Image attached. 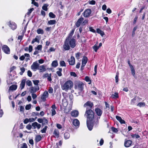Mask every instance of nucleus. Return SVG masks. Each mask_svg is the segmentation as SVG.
I'll return each instance as SVG.
<instances>
[{
	"instance_id": "nucleus-18",
	"label": "nucleus",
	"mask_w": 148,
	"mask_h": 148,
	"mask_svg": "<svg viewBox=\"0 0 148 148\" xmlns=\"http://www.w3.org/2000/svg\"><path fill=\"white\" fill-rule=\"evenodd\" d=\"M84 18L83 17L80 18L78 19L76 23V25L77 27H79L81 23L83 21Z\"/></svg>"
},
{
	"instance_id": "nucleus-25",
	"label": "nucleus",
	"mask_w": 148,
	"mask_h": 148,
	"mask_svg": "<svg viewBox=\"0 0 148 148\" xmlns=\"http://www.w3.org/2000/svg\"><path fill=\"white\" fill-rule=\"evenodd\" d=\"M62 104L64 107L67 106L68 104V103L66 98H64L62 100Z\"/></svg>"
},
{
	"instance_id": "nucleus-33",
	"label": "nucleus",
	"mask_w": 148,
	"mask_h": 148,
	"mask_svg": "<svg viewBox=\"0 0 148 148\" xmlns=\"http://www.w3.org/2000/svg\"><path fill=\"white\" fill-rule=\"evenodd\" d=\"M58 71L56 72L57 74L58 75V76H61L62 75L61 72L62 71V69L60 68L58 69Z\"/></svg>"
},
{
	"instance_id": "nucleus-52",
	"label": "nucleus",
	"mask_w": 148,
	"mask_h": 148,
	"mask_svg": "<svg viewBox=\"0 0 148 148\" xmlns=\"http://www.w3.org/2000/svg\"><path fill=\"white\" fill-rule=\"evenodd\" d=\"M48 127L47 126H45L44 128L42 130H41V132L42 133H45L46 132V130L47 129Z\"/></svg>"
},
{
	"instance_id": "nucleus-56",
	"label": "nucleus",
	"mask_w": 148,
	"mask_h": 148,
	"mask_svg": "<svg viewBox=\"0 0 148 148\" xmlns=\"http://www.w3.org/2000/svg\"><path fill=\"white\" fill-rule=\"evenodd\" d=\"M31 106V104L27 105L25 106V109L27 110H29L30 109Z\"/></svg>"
},
{
	"instance_id": "nucleus-9",
	"label": "nucleus",
	"mask_w": 148,
	"mask_h": 148,
	"mask_svg": "<svg viewBox=\"0 0 148 148\" xmlns=\"http://www.w3.org/2000/svg\"><path fill=\"white\" fill-rule=\"evenodd\" d=\"M69 40L68 39H66L63 45L64 48L66 50H68L70 49V46L69 45Z\"/></svg>"
},
{
	"instance_id": "nucleus-17",
	"label": "nucleus",
	"mask_w": 148,
	"mask_h": 148,
	"mask_svg": "<svg viewBox=\"0 0 148 148\" xmlns=\"http://www.w3.org/2000/svg\"><path fill=\"white\" fill-rule=\"evenodd\" d=\"M75 62V60L74 57L73 56H71L70 59L69 60V64L71 65H73Z\"/></svg>"
},
{
	"instance_id": "nucleus-35",
	"label": "nucleus",
	"mask_w": 148,
	"mask_h": 148,
	"mask_svg": "<svg viewBox=\"0 0 148 148\" xmlns=\"http://www.w3.org/2000/svg\"><path fill=\"white\" fill-rule=\"evenodd\" d=\"M93 126H94L95 127H96L98 126L99 124V121L98 120H97L95 121L93 123Z\"/></svg>"
},
{
	"instance_id": "nucleus-26",
	"label": "nucleus",
	"mask_w": 148,
	"mask_h": 148,
	"mask_svg": "<svg viewBox=\"0 0 148 148\" xmlns=\"http://www.w3.org/2000/svg\"><path fill=\"white\" fill-rule=\"evenodd\" d=\"M53 134L57 138L59 136V131L57 129H55L53 132Z\"/></svg>"
},
{
	"instance_id": "nucleus-20",
	"label": "nucleus",
	"mask_w": 148,
	"mask_h": 148,
	"mask_svg": "<svg viewBox=\"0 0 148 148\" xmlns=\"http://www.w3.org/2000/svg\"><path fill=\"white\" fill-rule=\"evenodd\" d=\"M71 114L72 116L77 117L78 115L79 112L75 110L72 111L71 112Z\"/></svg>"
},
{
	"instance_id": "nucleus-6",
	"label": "nucleus",
	"mask_w": 148,
	"mask_h": 148,
	"mask_svg": "<svg viewBox=\"0 0 148 148\" xmlns=\"http://www.w3.org/2000/svg\"><path fill=\"white\" fill-rule=\"evenodd\" d=\"M93 103L89 101H87L84 105V107L86 108V109H88V108H91L93 106Z\"/></svg>"
},
{
	"instance_id": "nucleus-2",
	"label": "nucleus",
	"mask_w": 148,
	"mask_h": 148,
	"mask_svg": "<svg viewBox=\"0 0 148 148\" xmlns=\"http://www.w3.org/2000/svg\"><path fill=\"white\" fill-rule=\"evenodd\" d=\"M84 115L90 120H92L94 117V113L90 109L86 110Z\"/></svg>"
},
{
	"instance_id": "nucleus-58",
	"label": "nucleus",
	"mask_w": 148,
	"mask_h": 148,
	"mask_svg": "<svg viewBox=\"0 0 148 148\" xmlns=\"http://www.w3.org/2000/svg\"><path fill=\"white\" fill-rule=\"evenodd\" d=\"M28 48V51L29 52H31L32 50L33 47L32 45H30L29 46Z\"/></svg>"
},
{
	"instance_id": "nucleus-27",
	"label": "nucleus",
	"mask_w": 148,
	"mask_h": 148,
	"mask_svg": "<svg viewBox=\"0 0 148 148\" xmlns=\"http://www.w3.org/2000/svg\"><path fill=\"white\" fill-rule=\"evenodd\" d=\"M138 99L136 97H135V98H133L131 100V104H135L136 103L138 102V101H137Z\"/></svg>"
},
{
	"instance_id": "nucleus-14",
	"label": "nucleus",
	"mask_w": 148,
	"mask_h": 148,
	"mask_svg": "<svg viewBox=\"0 0 148 148\" xmlns=\"http://www.w3.org/2000/svg\"><path fill=\"white\" fill-rule=\"evenodd\" d=\"M32 126L34 127V129L37 128L38 129H39L41 127V125L36 122L33 123Z\"/></svg>"
},
{
	"instance_id": "nucleus-64",
	"label": "nucleus",
	"mask_w": 148,
	"mask_h": 148,
	"mask_svg": "<svg viewBox=\"0 0 148 148\" xmlns=\"http://www.w3.org/2000/svg\"><path fill=\"white\" fill-rule=\"evenodd\" d=\"M21 148H27V144L25 143L23 144Z\"/></svg>"
},
{
	"instance_id": "nucleus-50",
	"label": "nucleus",
	"mask_w": 148,
	"mask_h": 148,
	"mask_svg": "<svg viewBox=\"0 0 148 148\" xmlns=\"http://www.w3.org/2000/svg\"><path fill=\"white\" fill-rule=\"evenodd\" d=\"M20 70L21 71L19 73L20 75H22L23 74V73L25 71V69L24 67H22L20 68Z\"/></svg>"
},
{
	"instance_id": "nucleus-60",
	"label": "nucleus",
	"mask_w": 148,
	"mask_h": 148,
	"mask_svg": "<svg viewBox=\"0 0 148 148\" xmlns=\"http://www.w3.org/2000/svg\"><path fill=\"white\" fill-rule=\"evenodd\" d=\"M27 75H28L31 77L32 76V73L30 71H27Z\"/></svg>"
},
{
	"instance_id": "nucleus-49",
	"label": "nucleus",
	"mask_w": 148,
	"mask_h": 148,
	"mask_svg": "<svg viewBox=\"0 0 148 148\" xmlns=\"http://www.w3.org/2000/svg\"><path fill=\"white\" fill-rule=\"evenodd\" d=\"M60 64L61 66H66V65L65 64V62L64 61H60Z\"/></svg>"
},
{
	"instance_id": "nucleus-41",
	"label": "nucleus",
	"mask_w": 148,
	"mask_h": 148,
	"mask_svg": "<svg viewBox=\"0 0 148 148\" xmlns=\"http://www.w3.org/2000/svg\"><path fill=\"white\" fill-rule=\"evenodd\" d=\"M48 6V5L45 4L42 7V9L45 11H47L48 10L47 7Z\"/></svg>"
},
{
	"instance_id": "nucleus-19",
	"label": "nucleus",
	"mask_w": 148,
	"mask_h": 148,
	"mask_svg": "<svg viewBox=\"0 0 148 148\" xmlns=\"http://www.w3.org/2000/svg\"><path fill=\"white\" fill-rule=\"evenodd\" d=\"M73 123L76 127L79 126V121L77 119H75L73 120Z\"/></svg>"
},
{
	"instance_id": "nucleus-4",
	"label": "nucleus",
	"mask_w": 148,
	"mask_h": 148,
	"mask_svg": "<svg viewBox=\"0 0 148 148\" xmlns=\"http://www.w3.org/2000/svg\"><path fill=\"white\" fill-rule=\"evenodd\" d=\"M39 64L38 63L37 61L33 63L31 66V69L34 71H35L38 69Z\"/></svg>"
},
{
	"instance_id": "nucleus-10",
	"label": "nucleus",
	"mask_w": 148,
	"mask_h": 148,
	"mask_svg": "<svg viewBox=\"0 0 148 148\" xmlns=\"http://www.w3.org/2000/svg\"><path fill=\"white\" fill-rule=\"evenodd\" d=\"M48 92L47 91H45L42 95L41 99L43 101H45L46 100V98L48 97Z\"/></svg>"
},
{
	"instance_id": "nucleus-28",
	"label": "nucleus",
	"mask_w": 148,
	"mask_h": 148,
	"mask_svg": "<svg viewBox=\"0 0 148 148\" xmlns=\"http://www.w3.org/2000/svg\"><path fill=\"white\" fill-rule=\"evenodd\" d=\"M111 98L112 99H116L119 97L118 94L117 92H115L114 94H112L111 96Z\"/></svg>"
},
{
	"instance_id": "nucleus-29",
	"label": "nucleus",
	"mask_w": 148,
	"mask_h": 148,
	"mask_svg": "<svg viewBox=\"0 0 148 148\" xmlns=\"http://www.w3.org/2000/svg\"><path fill=\"white\" fill-rule=\"evenodd\" d=\"M24 55L25 56V58H26L25 61H26L27 62L30 60V56L29 54L25 53L24 54Z\"/></svg>"
},
{
	"instance_id": "nucleus-30",
	"label": "nucleus",
	"mask_w": 148,
	"mask_h": 148,
	"mask_svg": "<svg viewBox=\"0 0 148 148\" xmlns=\"http://www.w3.org/2000/svg\"><path fill=\"white\" fill-rule=\"evenodd\" d=\"M48 120L45 118H43L42 122V125H45L48 124Z\"/></svg>"
},
{
	"instance_id": "nucleus-21",
	"label": "nucleus",
	"mask_w": 148,
	"mask_h": 148,
	"mask_svg": "<svg viewBox=\"0 0 148 148\" xmlns=\"http://www.w3.org/2000/svg\"><path fill=\"white\" fill-rule=\"evenodd\" d=\"M25 82L26 80L25 79H24L22 80L20 85V88L21 89L24 88Z\"/></svg>"
},
{
	"instance_id": "nucleus-42",
	"label": "nucleus",
	"mask_w": 148,
	"mask_h": 148,
	"mask_svg": "<svg viewBox=\"0 0 148 148\" xmlns=\"http://www.w3.org/2000/svg\"><path fill=\"white\" fill-rule=\"evenodd\" d=\"M145 106V104L144 102H140L138 103L137 105V106L140 107H143Z\"/></svg>"
},
{
	"instance_id": "nucleus-45",
	"label": "nucleus",
	"mask_w": 148,
	"mask_h": 148,
	"mask_svg": "<svg viewBox=\"0 0 148 148\" xmlns=\"http://www.w3.org/2000/svg\"><path fill=\"white\" fill-rule=\"evenodd\" d=\"M41 139V136H37L36 137L35 139L37 142H38L40 141Z\"/></svg>"
},
{
	"instance_id": "nucleus-13",
	"label": "nucleus",
	"mask_w": 148,
	"mask_h": 148,
	"mask_svg": "<svg viewBox=\"0 0 148 148\" xmlns=\"http://www.w3.org/2000/svg\"><path fill=\"white\" fill-rule=\"evenodd\" d=\"M88 58L86 57H84L82 60V64L81 68L82 67H84L87 62Z\"/></svg>"
},
{
	"instance_id": "nucleus-37",
	"label": "nucleus",
	"mask_w": 148,
	"mask_h": 148,
	"mask_svg": "<svg viewBox=\"0 0 148 148\" xmlns=\"http://www.w3.org/2000/svg\"><path fill=\"white\" fill-rule=\"evenodd\" d=\"M74 29H73L71 31V32H70V33L69 34V36L68 38L67 39H68L69 40V39L71 38V37H72V36L73 34H74Z\"/></svg>"
},
{
	"instance_id": "nucleus-47",
	"label": "nucleus",
	"mask_w": 148,
	"mask_h": 148,
	"mask_svg": "<svg viewBox=\"0 0 148 148\" xmlns=\"http://www.w3.org/2000/svg\"><path fill=\"white\" fill-rule=\"evenodd\" d=\"M93 48L95 51L97 52V50L99 48V47H98V46L95 44L93 46Z\"/></svg>"
},
{
	"instance_id": "nucleus-43",
	"label": "nucleus",
	"mask_w": 148,
	"mask_h": 148,
	"mask_svg": "<svg viewBox=\"0 0 148 148\" xmlns=\"http://www.w3.org/2000/svg\"><path fill=\"white\" fill-rule=\"evenodd\" d=\"M49 16L52 18H54L56 17V15L54 14L52 12H50L49 13Z\"/></svg>"
},
{
	"instance_id": "nucleus-15",
	"label": "nucleus",
	"mask_w": 148,
	"mask_h": 148,
	"mask_svg": "<svg viewBox=\"0 0 148 148\" xmlns=\"http://www.w3.org/2000/svg\"><path fill=\"white\" fill-rule=\"evenodd\" d=\"M75 40L74 39H72L69 42L70 46L72 48H74L76 45Z\"/></svg>"
},
{
	"instance_id": "nucleus-44",
	"label": "nucleus",
	"mask_w": 148,
	"mask_h": 148,
	"mask_svg": "<svg viewBox=\"0 0 148 148\" xmlns=\"http://www.w3.org/2000/svg\"><path fill=\"white\" fill-rule=\"evenodd\" d=\"M85 81L88 82H89L88 83L89 84H90L91 83V80L90 79V78L88 76H86L85 77Z\"/></svg>"
},
{
	"instance_id": "nucleus-61",
	"label": "nucleus",
	"mask_w": 148,
	"mask_h": 148,
	"mask_svg": "<svg viewBox=\"0 0 148 148\" xmlns=\"http://www.w3.org/2000/svg\"><path fill=\"white\" fill-rule=\"evenodd\" d=\"M32 97L33 99H34L36 98L37 97V95L34 93H32Z\"/></svg>"
},
{
	"instance_id": "nucleus-5",
	"label": "nucleus",
	"mask_w": 148,
	"mask_h": 148,
	"mask_svg": "<svg viewBox=\"0 0 148 148\" xmlns=\"http://www.w3.org/2000/svg\"><path fill=\"white\" fill-rule=\"evenodd\" d=\"M2 49L3 51L5 53L9 54L10 52V50L9 47L6 45L2 46Z\"/></svg>"
},
{
	"instance_id": "nucleus-40",
	"label": "nucleus",
	"mask_w": 148,
	"mask_h": 148,
	"mask_svg": "<svg viewBox=\"0 0 148 148\" xmlns=\"http://www.w3.org/2000/svg\"><path fill=\"white\" fill-rule=\"evenodd\" d=\"M26 84L28 86H32V83L31 81L29 80H27L26 81Z\"/></svg>"
},
{
	"instance_id": "nucleus-34",
	"label": "nucleus",
	"mask_w": 148,
	"mask_h": 148,
	"mask_svg": "<svg viewBox=\"0 0 148 148\" xmlns=\"http://www.w3.org/2000/svg\"><path fill=\"white\" fill-rule=\"evenodd\" d=\"M17 88V86L16 85H12L10 87V89L12 90H16Z\"/></svg>"
},
{
	"instance_id": "nucleus-24",
	"label": "nucleus",
	"mask_w": 148,
	"mask_h": 148,
	"mask_svg": "<svg viewBox=\"0 0 148 148\" xmlns=\"http://www.w3.org/2000/svg\"><path fill=\"white\" fill-rule=\"evenodd\" d=\"M38 69L39 70L40 72H43L46 71V69L44 65H42L39 67V66Z\"/></svg>"
},
{
	"instance_id": "nucleus-55",
	"label": "nucleus",
	"mask_w": 148,
	"mask_h": 148,
	"mask_svg": "<svg viewBox=\"0 0 148 148\" xmlns=\"http://www.w3.org/2000/svg\"><path fill=\"white\" fill-rule=\"evenodd\" d=\"M35 0H32V3L34 4V5L36 6L37 7H38V3L37 2H36L34 1Z\"/></svg>"
},
{
	"instance_id": "nucleus-53",
	"label": "nucleus",
	"mask_w": 148,
	"mask_h": 148,
	"mask_svg": "<svg viewBox=\"0 0 148 148\" xmlns=\"http://www.w3.org/2000/svg\"><path fill=\"white\" fill-rule=\"evenodd\" d=\"M111 130L113 132L115 133H117L118 131L117 129L114 127H111Z\"/></svg>"
},
{
	"instance_id": "nucleus-36",
	"label": "nucleus",
	"mask_w": 148,
	"mask_h": 148,
	"mask_svg": "<svg viewBox=\"0 0 148 148\" xmlns=\"http://www.w3.org/2000/svg\"><path fill=\"white\" fill-rule=\"evenodd\" d=\"M70 136V134L68 132H65L64 134V138L65 139H67L69 138Z\"/></svg>"
},
{
	"instance_id": "nucleus-22",
	"label": "nucleus",
	"mask_w": 148,
	"mask_h": 148,
	"mask_svg": "<svg viewBox=\"0 0 148 148\" xmlns=\"http://www.w3.org/2000/svg\"><path fill=\"white\" fill-rule=\"evenodd\" d=\"M87 127L89 130L90 131L92 129V127H93L92 124L91 123V122H88L87 121Z\"/></svg>"
},
{
	"instance_id": "nucleus-11",
	"label": "nucleus",
	"mask_w": 148,
	"mask_h": 148,
	"mask_svg": "<svg viewBox=\"0 0 148 148\" xmlns=\"http://www.w3.org/2000/svg\"><path fill=\"white\" fill-rule=\"evenodd\" d=\"M95 112L99 116H101L103 113L102 110L99 108H96L95 109Z\"/></svg>"
},
{
	"instance_id": "nucleus-1",
	"label": "nucleus",
	"mask_w": 148,
	"mask_h": 148,
	"mask_svg": "<svg viewBox=\"0 0 148 148\" xmlns=\"http://www.w3.org/2000/svg\"><path fill=\"white\" fill-rule=\"evenodd\" d=\"M73 84L71 80H68L64 84L61 85L62 89L66 92H67L69 90L71 89L73 87Z\"/></svg>"
},
{
	"instance_id": "nucleus-63",
	"label": "nucleus",
	"mask_w": 148,
	"mask_h": 148,
	"mask_svg": "<svg viewBox=\"0 0 148 148\" xmlns=\"http://www.w3.org/2000/svg\"><path fill=\"white\" fill-rule=\"evenodd\" d=\"M29 120V122H32L34 121L35 120V119L33 118H30L29 119H28Z\"/></svg>"
},
{
	"instance_id": "nucleus-32",
	"label": "nucleus",
	"mask_w": 148,
	"mask_h": 148,
	"mask_svg": "<svg viewBox=\"0 0 148 148\" xmlns=\"http://www.w3.org/2000/svg\"><path fill=\"white\" fill-rule=\"evenodd\" d=\"M37 32L38 34H43L44 33V31L42 29L39 28L37 29Z\"/></svg>"
},
{
	"instance_id": "nucleus-39",
	"label": "nucleus",
	"mask_w": 148,
	"mask_h": 148,
	"mask_svg": "<svg viewBox=\"0 0 148 148\" xmlns=\"http://www.w3.org/2000/svg\"><path fill=\"white\" fill-rule=\"evenodd\" d=\"M52 65L53 66L56 67L58 65V63L57 61H53L52 63Z\"/></svg>"
},
{
	"instance_id": "nucleus-38",
	"label": "nucleus",
	"mask_w": 148,
	"mask_h": 148,
	"mask_svg": "<svg viewBox=\"0 0 148 148\" xmlns=\"http://www.w3.org/2000/svg\"><path fill=\"white\" fill-rule=\"evenodd\" d=\"M56 23V21L55 20H51L48 21V24L49 25H52L55 24Z\"/></svg>"
},
{
	"instance_id": "nucleus-46",
	"label": "nucleus",
	"mask_w": 148,
	"mask_h": 148,
	"mask_svg": "<svg viewBox=\"0 0 148 148\" xmlns=\"http://www.w3.org/2000/svg\"><path fill=\"white\" fill-rule=\"evenodd\" d=\"M130 68L131 69V73H132V75H133V76H134L135 75V69H134V68L133 67H132Z\"/></svg>"
},
{
	"instance_id": "nucleus-8",
	"label": "nucleus",
	"mask_w": 148,
	"mask_h": 148,
	"mask_svg": "<svg viewBox=\"0 0 148 148\" xmlns=\"http://www.w3.org/2000/svg\"><path fill=\"white\" fill-rule=\"evenodd\" d=\"M39 87L38 86L35 87L32 86L30 88L29 91L31 93H34L38 90H39Z\"/></svg>"
},
{
	"instance_id": "nucleus-12",
	"label": "nucleus",
	"mask_w": 148,
	"mask_h": 148,
	"mask_svg": "<svg viewBox=\"0 0 148 148\" xmlns=\"http://www.w3.org/2000/svg\"><path fill=\"white\" fill-rule=\"evenodd\" d=\"M9 26L12 30H14L16 28V24L14 22L10 21L9 22Z\"/></svg>"
},
{
	"instance_id": "nucleus-23",
	"label": "nucleus",
	"mask_w": 148,
	"mask_h": 148,
	"mask_svg": "<svg viewBox=\"0 0 148 148\" xmlns=\"http://www.w3.org/2000/svg\"><path fill=\"white\" fill-rule=\"evenodd\" d=\"M65 107L64 112L66 114L68 113L71 110L72 107L70 106L69 107L67 106Z\"/></svg>"
},
{
	"instance_id": "nucleus-54",
	"label": "nucleus",
	"mask_w": 148,
	"mask_h": 148,
	"mask_svg": "<svg viewBox=\"0 0 148 148\" xmlns=\"http://www.w3.org/2000/svg\"><path fill=\"white\" fill-rule=\"evenodd\" d=\"M131 136L133 138H138L140 137V136L139 135L136 134L132 135Z\"/></svg>"
},
{
	"instance_id": "nucleus-62",
	"label": "nucleus",
	"mask_w": 148,
	"mask_h": 148,
	"mask_svg": "<svg viewBox=\"0 0 148 148\" xmlns=\"http://www.w3.org/2000/svg\"><path fill=\"white\" fill-rule=\"evenodd\" d=\"M34 10V8H32L29 9L28 12L27 13V14L29 15Z\"/></svg>"
},
{
	"instance_id": "nucleus-7",
	"label": "nucleus",
	"mask_w": 148,
	"mask_h": 148,
	"mask_svg": "<svg viewBox=\"0 0 148 148\" xmlns=\"http://www.w3.org/2000/svg\"><path fill=\"white\" fill-rule=\"evenodd\" d=\"M91 12V10L90 9H88L86 10L83 14L84 16L85 17H89Z\"/></svg>"
},
{
	"instance_id": "nucleus-16",
	"label": "nucleus",
	"mask_w": 148,
	"mask_h": 148,
	"mask_svg": "<svg viewBox=\"0 0 148 148\" xmlns=\"http://www.w3.org/2000/svg\"><path fill=\"white\" fill-rule=\"evenodd\" d=\"M132 143V142L131 140H125L124 143V145L126 147H130Z\"/></svg>"
},
{
	"instance_id": "nucleus-51",
	"label": "nucleus",
	"mask_w": 148,
	"mask_h": 148,
	"mask_svg": "<svg viewBox=\"0 0 148 148\" xmlns=\"http://www.w3.org/2000/svg\"><path fill=\"white\" fill-rule=\"evenodd\" d=\"M33 82L35 85L38 86L39 82V81L38 80H33Z\"/></svg>"
},
{
	"instance_id": "nucleus-3",
	"label": "nucleus",
	"mask_w": 148,
	"mask_h": 148,
	"mask_svg": "<svg viewBox=\"0 0 148 148\" xmlns=\"http://www.w3.org/2000/svg\"><path fill=\"white\" fill-rule=\"evenodd\" d=\"M83 84L82 82L77 83L75 84V90L81 91L83 89Z\"/></svg>"
},
{
	"instance_id": "nucleus-59",
	"label": "nucleus",
	"mask_w": 148,
	"mask_h": 148,
	"mask_svg": "<svg viewBox=\"0 0 148 148\" xmlns=\"http://www.w3.org/2000/svg\"><path fill=\"white\" fill-rule=\"evenodd\" d=\"M42 48V46L41 45H39L36 48V49L38 50H41Z\"/></svg>"
},
{
	"instance_id": "nucleus-57",
	"label": "nucleus",
	"mask_w": 148,
	"mask_h": 148,
	"mask_svg": "<svg viewBox=\"0 0 148 148\" xmlns=\"http://www.w3.org/2000/svg\"><path fill=\"white\" fill-rule=\"evenodd\" d=\"M52 112V114L51 115L52 116H53L55 115L56 114V111L55 110V109H52L51 110Z\"/></svg>"
},
{
	"instance_id": "nucleus-31",
	"label": "nucleus",
	"mask_w": 148,
	"mask_h": 148,
	"mask_svg": "<svg viewBox=\"0 0 148 148\" xmlns=\"http://www.w3.org/2000/svg\"><path fill=\"white\" fill-rule=\"evenodd\" d=\"M97 32L98 34H99L101 36H103L104 34V32L99 29H97Z\"/></svg>"
},
{
	"instance_id": "nucleus-48",
	"label": "nucleus",
	"mask_w": 148,
	"mask_h": 148,
	"mask_svg": "<svg viewBox=\"0 0 148 148\" xmlns=\"http://www.w3.org/2000/svg\"><path fill=\"white\" fill-rule=\"evenodd\" d=\"M81 55V53L78 52L75 54V57L78 60L79 58V57Z\"/></svg>"
}]
</instances>
